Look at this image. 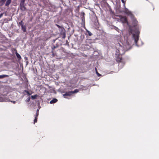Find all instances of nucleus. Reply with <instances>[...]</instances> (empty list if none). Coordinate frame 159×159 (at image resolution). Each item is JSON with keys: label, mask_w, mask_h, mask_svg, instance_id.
Here are the masks:
<instances>
[{"label": "nucleus", "mask_w": 159, "mask_h": 159, "mask_svg": "<svg viewBox=\"0 0 159 159\" xmlns=\"http://www.w3.org/2000/svg\"><path fill=\"white\" fill-rule=\"evenodd\" d=\"M120 20L122 23H128L127 19L125 16H121L120 17Z\"/></svg>", "instance_id": "f257e3e1"}, {"label": "nucleus", "mask_w": 159, "mask_h": 159, "mask_svg": "<svg viewBox=\"0 0 159 159\" xmlns=\"http://www.w3.org/2000/svg\"><path fill=\"white\" fill-rule=\"evenodd\" d=\"M133 37L134 39V41L136 44H137V43L139 40V35L138 34H133Z\"/></svg>", "instance_id": "f03ea898"}, {"label": "nucleus", "mask_w": 159, "mask_h": 159, "mask_svg": "<svg viewBox=\"0 0 159 159\" xmlns=\"http://www.w3.org/2000/svg\"><path fill=\"white\" fill-rule=\"evenodd\" d=\"M72 94V91H69V92H66L65 94H64L63 95V96L65 97V98H66L65 97L66 96H70Z\"/></svg>", "instance_id": "7ed1b4c3"}, {"label": "nucleus", "mask_w": 159, "mask_h": 159, "mask_svg": "<svg viewBox=\"0 0 159 159\" xmlns=\"http://www.w3.org/2000/svg\"><path fill=\"white\" fill-rule=\"evenodd\" d=\"M20 8L22 11H24L26 9V8L25 6V4H20Z\"/></svg>", "instance_id": "20e7f679"}, {"label": "nucleus", "mask_w": 159, "mask_h": 159, "mask_svg": "<svg viewBox=\"0 0 159 159\" xmlns=\"http://www.w3.org/2000/svg\"><path fill=\"white\" fill-rule=\"evenodd\" d=\"M138 22L136 20H134L132 23L133 26L134 27L137 26L138 25Z\"/></svg>", "instance_id": "39448f33"}, {"label": "nucleus", "mask_w": 159, "mask_h": 159, "mask_svg": "<svg viewBox=\"0 0 159 159\" xmlns=\"http://www.w3.org/2000/svg\"><path fill=\"white\" fill-rule=\"evenodd\" d=\"M57 101H58V100L57 99L53 98L52 100L51 101H50V104L55 103L56 102H57Z\"/></svg>", "instance_id": "423d86ee"}, {"label": "nucleus", "mask_w": 159, "mask_h": 159, "mask_svg": "<svg viewBox=\"0 0 159 159\" xmlns=\"http://www.w3.org/2000/svg\"><path fill=\"white\" fill-rule=\"evenodd\" d=\"M58 47V45H57L56 46H54L53 47H52V54L53 55L54 54V52H53V50H54L56 48H57Z\"/></svg>", "instance_id": "0eeeda50"}, {"label": "nucleus", "mask_w": 159, "mask_h": 159, "mask_svg": "<svg viewBox=\"0 0 159 159\" xmlns=\"http://www.w3.org/2000/svg\"><path fill=\"white\" fill-rule=\"evenodd\" d=\"M21 29L23 30V32H25L26 31V26L25 25H22V26H21Z\"/></svg>", "instance_id": "6e6552de"}, {"label": "nucleus", "mask_w": 159, "mask_h": 159, "mask_svg": "<svg viewBox=\"0 0 159 159\" xmlns=\"http://www.w3.org/2000/svg\"><path fill=\"white\" fill-rule=\"evenodd\" d=\"M11 0H7L5 3V5L6 6H8L11 3Z\"/></svg>", "instance_id": "1a4fd4ad"}, {"label": "nucleus", "mask_w": 159, "mask_h": 159, "mask_svg": "<svg viewBox=\"0 0 159 159\" xmlns=\"http://www.w3.org/2000/svg\"><path fill=\"white\" fill-rule=\"evenodd\" d=\"M16 54L18 58L20 60L21 59V57L20 55L17 52H16Z\"/></svg>", "instance_id": "9d476101"}, {"label": "nucleus", "mask_w": 159, "mask_h": 159, "mask_svg": "<svg viewBox=\"0 0 159 159\" xmlns=\"http://www.w3.org/2000/svg\"><path fill=\"white\" fill-rule=\"evenodd\" d=\"M61 34L62 35V38L63 39H65L66 37L65 32V31L62 32L61 33Z\"/></svg>", "instance_id": "9b49d317"}, {"label": "nucleus", "mask_w": 159, "mask_h": 159, "mask_svg": "<svg viewBox=\"0 0 159 159\" xmlns=\"http://www.w3.org/2000/svg\"><path fill=\"white\" fill-rule=\"evenodd\" d=\"M8 75H0V79H2L6 77H8Z\"/></svg>", "instance_id": "f8f14e48"}, {"label": "nucleus", "mask_w": 159, "mask_h": 159, "mask_svg": "<svg viewBox=\"0 0 159 159\" xmlns=\"http://www.w3.org/2000/svg\"><path fill=\"white\" fill-rule=\"evenodd\" d=\"M117 61L120 62H122V59L121 58H118Z\"/></svg>", "instance_id": "ddd939ff"}, {"label": "nucleus", "mask_w": 159, "mask_h": 159, "mask_svg": "<svg viewBox=\"0 0 159 159\" xmlns=\"http://www.w3.org/2000/svg\"><path fill=\"white\" fill-rule=\"evenodd\" d=\"M86 31L89 36H91L92 35V34L90 31L87 30H86Z\"/></svg>", "instance_id": "4468645a"}, {"label": "nucleus", "mask_w": 159, "mask_h": 159, "mask_svg": "<svg viewBox=\"0 0 159 159\" xmlns=\"http://www.w3.org/2000/svg\"><path fill=\"white\" fill-rule=\"evenodd\" d=\"M72 94L75 93H77L79 92V90L78 89H75L74 91H71Z\"/></svg>", "instance_id": "2eb2a0df"}, {"label": "nucleus", "mask_w": 159, "mask_h": 159, "mask_svg": "<svg viewBox=\"0 0 159 159\" xmlns=\"http://www.w3.org/2000/svg\"><path fill=\"white\" fill-rule=\"evenodd\" d=\"M37 96V95L36 94V95H34L31 96V98L33 99H35L36 98Z\"/></svg>", "instance_id": "dca6fc26"}, {"label": "nucleus", "mask_w": 159, "mask_h": 159, "mask_svg": "<svg viewBox=\"0 0 159 159\" xmlns=\"http://www.w3.org/2000/svg\"><path fill=\"white\" fill-rule=\"evenodd\" d=\"M24 92L26 93L28 96H30L31 94L27 90H25Z\"/></svg>", "instance_id": "f3484780"}, {"label": "nucleus", "mask_w": 159, "mask_h": 159, "mask_svg": "<svg viewBox=\"0 0 159 159\" xmlns=\"http://www.w3.org/2000/svg\"><path fill=\"white\" fill-rule=\"evenodd\" d=\"M11 51L13 52H15V53L17 52V50L16 48H13L12 49Z\"/></svg>", "instance_id": "a211bd4d"}, {"label": "nucleus", "mask_w": 159, "mask_h": 159, "mask_svg": "<svg viewBox=\"0 0 159 159\" xmlns=\"http://www.w3.org/2000/svg\"><path fill=\"white\" fill-rule=\"evenodd\" d=\"M95 70H96V73L97 74V75L98 76H100L101 75L98 73V71L97 70V68H95Z\"/></svg>", "instance_id": "6ab92c4d"}, {"label": "nucleus", "mask_w": 159, "mask_h": 159, "mask_svg": "<svg viewBox=\"0 0 159 159\" xmlns=\"http://www.w3.org/2000/svg\"><path fill=\"white\" fill-rule=\"evenodd\" d=\"M37 119H38L37 118H34V124H35V123H36L37 122Z\"/></svg>", "instance_id": "aec40b11"}, {"label": "nucleus", "mask_w": 159, "mask_h": 159, "mask_svg": "<svg viewBox=\"0 0 159 159\" xmlns=\"http://www.w3.org/2000/svg\"><path fill=\"white\" fill-rule=\"evenodd\" d=\"M19 24L21 26H22V25H23V21L21 20L20 22H19Z\"/></svg>", "instance_id": "412c9836"}, {"label": "nucleus", "mask_w": 159, "mask_h": 159, "mask_svg": "<svg viewBox=\"0 0 159 159\" xmlns=\"http://www.w3.org/2000/svg\"><path fill=\"white\" fill-rule=\"evenodd\" d=\"M25 0H21L20 4H25Z\"/></svg>", "instance_id": "4be33fe9"}, {"label": "nucleus", "mask_w": 159, "mask_h": 159, "mask_svg": "<svg viewBox=\"0 0 159 159\" xmlns=\"http://www.w3.org/2000/svg\"><path fill=\"white\" fill-rule=\"evenodd\" d=\"M125 12L127 14H128L129 13V11H128V9L126 8H125Z\"/></svg>", "instance_id": "5701e85b"}, {"label": "nucleus", "mask_w": 159, "mask_h": 159, "mask_svg": "<svg viewBox=\"0 0 159 159\" xmlns=\"http://www.w3.org/2000/svg\"><path fill=\"white\" fill-rule=\"evenodd\" d=\"M83 17H82V20H83V19H84V15H85V13L84 12H83Z\"/></svg>", "instance_id": "b1692460"}, {"label": "nucleus", "mask_w": 159, "mask_h": 159, "mask_svg": "<svg viewBox=\"0 0 159 159\" xmlns=\"http://www.w3.org/2000/svg\"><path fill=\"white\" fill-rule=\"evenodd\" d=\"M56 25L59 28H61V26H60L59 25H57V24H56Z\"/></svg>", "instance_id": "393cba45"}, {"label": "nucleus", "mask_w": 159, "mask_h": 159, "mask_svg": "<svg viewBox=\"0 0 159 159\" xmlns=\"http://www.w3.org/2000/svg\"><path fill=\"white\" fill-rule=\"evenodd\" d=\"M115 30H116L117 31H118V30H119V29L117 27H115Z\"/></svg>", "instance_id": "a878e982"}, {"label": "nucleus", "mask_w": 159, "mask_h": 159, "mask_svg": "<svg viewBox=\"0 0 159 159\" xmlns=\"http://www.w3.org/2000/svg\"><path fill=\"white\" fill-rule=\"evenodd\" d=\"M36 114H38V115H39V110H37L36 112Z\"/></svg>", "instance_id": "bb28decb"}, {"label": "nucleus", "mask_w": 159, "mask_h": 159, "mask_svg": "<svg viewBox=\"0 0 159 159\" xmlns=\"http://www.w3.org/2000/svg\"><path fill=\"white\" fill-rule=\"evenodd\" d=\"M38 116H39V115H38V114H36V115L35 116V118H38Z\"/></svg>", "instance_id": "cd10ccee"}, {"label": "nucleus", "mask_w": 159, "mask_h": 159, "mask_svg": "<svg viewBox=\"0 0 159 159\" xmlns=\"http://www.w3.org/2000/svg\"><path fill=\"white\" fill-rule=\"evenodd\" d=\"M6 0H1V2L3 3H4L6 1Z\"/></svg>", "instance_id": "c85d7f7f"}, {"label": "nucleus", "mask_w": 159, "mask_h": 159, "mask_svg": "<svg viewBox=\"0 0 159 159\" xmlns=\"http://www.w3.org/2000/svg\"><path fill=\"white\" fill-rule=\"evenodd\" d=\"M3 13H1L0 14V18L3 16Z\"/></svg>", "instance_id": "c756f323"}, {"label": "nucleus", "mask_w": 159, "mask_h": 159, "mask_svg": "<svg viewBox=\"0 0 159 159\" xmlns=\"http://www.w3.org/2000/svg\"><path fill=\"white\" fill-rule=\"evenodd\" d=\"M30 100V97H29L28 98V99L27 100V102H29Z\"/></svg>", "instance_id": "7c9ffc66"}, {"label": "nucleus", "mask_w": 159, "mask_h": 159, "mask_svg": "<svg viewBox=\"0 0 159 159\" xmlns=\"http://www.w3.org/2000/svg\"><path fill=\"white\" fill-rule=\"evenodd\" d=\"M132 29H130V31H129V33L130 34L131 33H132Z\"/></svg>", "instance_id": "2f4dec72"}, {"label": "nucleus", "mask_w": 159, "mask_h": 159, "mask_svg": "<svg viewBox=\"0 0 159 159\" xmlns=\"http://www.w3.org/2000/svg\"><path fill=\"white\" fill-rule=\"evenodd\" d=\"M121 1H122V2L123 3H124V4H125V2L123 0H121Z\"/></svg>", "instance_id": "473e14b6"}, {"label": "nucleus", "mask_w": 159, "mask_h": 159, "mask_svg": "<svg viewBox=\"0 0 159 159\" xmlns=\"http://www.w3.org/2000/svg\"><path fill=\"white\" fill-rule=\"evenodd\" d=\"M11 102L14 104L16 103V101H11Z\"/></svg>", "instance_id": "72a5a7b5"}]
</instances>
